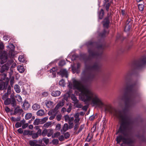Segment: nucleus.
I'll return each instance as SVG.
<instances>
[{"instance_id":"nucleus-5","label":"nucleus","mask_w":146,"mask_h":146,"mask_svg":"<svg viewBox=\"0 0 146 146\" xmlns=\"http://www.w3.org/2000/svg\"><path fill=\"white\" fill-rule=\"evenodd\" d=\"M88 48L89 57H100L102 53L104 48L100 43L89 41L86 43Z\"/></svg>"},{"instance_id":"nucleus-16","label":"nucleus","mask_w":146,"mask_h":146,"mask_svg":"<svg viewBox=\"0 0 146 146\" xmlns=\"http://www.w3.org/2000/svg\"><path fill=\"white\" fill-rule=\"evenodd\" d=\"M69 128L68 124L67 123H65L63 127L62 128L61 131V133H64L67 131Z\"/></svg>"},{"instance_id":"nucleus-56","label":"nucleus","mask_w":146,"mask_h":146,"mask_svg":"<svg viewBox=\"0 0 146 146\" xmlns=\"http://www.w3.org/2000/svg\"><path fill=\"white\" fill-rule=\"evenodd\" d=\"M52 142L53 144H57L58 143V139H54L52 140Z\"/></svg>"},{"instance_id":"nucleus-23","label":"nucleus","mask_w":146,"mask_h":146,"mask_svg":"<svg viewBox=\"0 0 146 146\" xmlns=\"http://www.w3.org/2000/svg\"><path fill=\"white\" fill-rule=\"evenodd\" d=\"M0 60H1V61L0 63L1 64H4L7 61V58L6 56H2L1 57H0Z\"/></svg>"},{"instance_id":"nucleus-39","label":"nucleus","mask_w":146,"mask_h":146,"mask_svg":"<svg viewBox=\"0 0 146 146\" xmlns=\"http://www.w3.org/2000/svg\"><path fill=\"white\" fill-rule=\"evenodd\" d=\"M55 86L54 85H52L50 88L49 90L51 93L53 91L55 90Z\"/></svg>"},{"instance_id":"nucleus-52","label":"nucleus","mask_w":146,"mask_h":146,"mask_svg":"<svg viewBox=\"0 0 146 146\" xmlns=\"http://www.w3.org/2000/svg\"><path fill=\"white\" fill-rule=\"evenodd\" d=\"M65 64V61L64 60L61 61L59 63V65L60 66H63Z\"/></svg>"},{"instance_id":"nucleus-55","label":"nucleus","mask_w":146,"mask_h":146,"mask_svg":"<svg viewBox=\"0 0 146 146\" xmlns=\"http://www.w3.org/2000/svg\"><path fill=\"white\" fill-rule=\"evenodd\" d=\"M58 139L60 141H63L64 140V137L63 135H61L59 137Z\"/></svg>"},{"instance_id":"nucleus-45","label":"nucleus","mask_w":146,"mask_h":146,"mask_svg":"<svg viewBox=\"0 0 146 146\" xmlns=\"http://www.w3.org/2000/svg\"><path fill=\"white\" fill-rule=\"evenodd\" d=\"M42 140L43 141H44L46 145H47L48 144L49 142V139L48 138H43Z\"/></svg>"},{"instance_id":"nucleus-60","label":"nucleus","mask_w":146,"mask_h":146,"mask_svg":"<svg viewBox=\"0 0 146 146\" xmlns=\"http://www.w3.org/2000/svg\"><path fill=\"white\" fill-rule=\"evenodd\" d=\"M61 128V125L59 124H57L56 126V129L58 130H60Z\"/></svg>"},{"instance_id":"nucleus-3","label":"nucleus","mask_w":146,"mask_h":146,"mask_svg":"<svg viewBox=\"0 0 146 146\" xmlns=\"http://www.w3.org/2000/svg\"><path fill=\"white\" fill-rule=\"evenodd\" d=\"M130 76V73H127L125 75L123 79L124 83L123 86L126 91L124 97L126 107H130L133 104L137 86L136 83L131 84Z\"/></svg>"},{"instance_id":"nucleus-32","label":"nucleus","mask_w":146,"mask_h":146,"mask_svg":"<svg viewBox=\"0 0 146 146\" xmlns=\"http://www.w3.org/2000/svg\"><path fill=\"white\" fill-rule=\"evenodd\" d=\"M32 114L31 113H28L26 114L25 115V119H29L32 117Z\"/></svg>"},{"instance_id":"nucleus-12","label":"nucleus","mask_w":146,"mask_h":146,"mask_svg":"<svg viewBox=\"0 0 146 146\" xmlns=\"http://www.w3.org/2000/svg\"><path fill=\"white\" fill-rule=\"evenodd\" d=\"M103 23L104 27V28H108V27L110 23V21L108 17H106V18L104 19Z\"/></svg>"},{"instance_id":"nucleus-47","label":"nucleus","mask_w":146,"mask_h":146,"mask_svg":"<svg viewBox=\"0 0 146 146\" xmlns=\"http://www.w3.org/2000/svg\"><path fill=\"white\" fill-rule=\"evenodd\" d=\"M16 98H17V100L18 101L21 102L22 101V98L20 95H17L16 96Z\"/></svg>"},{"instance_id":"nucleus-25","label":"nucleus","mask_w":146,"mask_h":146,"mask_svg":"<svg viewBox=\"0 0 146 146\" xmlns=\"http://www.w3.org/2000/svg\"><path fill=\"white\" fill-rule=\"evenodd\" d=\"M32 108L34 110L36 111L40 108V106L39 105L36 103L33 105Z\"/></svg>"},{"instance_id":"nucleus-61","label":"nucleus","mask_w":146,"mask_h":146,"mask_svg":"<svg viewBox=\"0 0 146 146\" xmlns=\"http://www.w3.org/2000/svg\"><path fill=\"white\" fill-rule=\"evenodd\" d=\"M79 124H78V123L75 124L74 128V130L76 131L77 130L79 126Z\"/></svg>"},{"instance_id":"nucleus-57","label":"nucleus","mask_w":146,"mask_h":146,"mask_svg":"<svg viewBox=\"0 0 146 146\" xmlns=\"http://www.w3.org/2000/svg\"><path fill=\"white\" fill-rule=\"evenodd\" d=\"M62 116L61 115L59 114L57 115L56 117V118L57 120L58 121H60V120Z\"/></svg>"},{"instance_id":"nucleus-7","label":"nucleus","mask_w":146,"mask_h":146,"mask_svg":"<svg viewBox=\"0 0 146 146\" xmlns=\"http://www.w3.org/2000/svg\"><path fill=\"white\" fill-rule=\"evenodd\" d=\"M7 81L5 82L2 81L1 79H0V90H3L4 89H6L8 85L9 79L8 78H7Z\"/></svg>"},{"instance_id":"nucleus-28","label":"nucleus","mask_w":146,"mask_h":146,"mask_svg":"<svg viewBox=\"0 0 146 146\" xmlns=\"http://www.w3.org/2000/svg\"><path fill=\"white\" fill-rule=\"evenodd\" d=\"M46 106L48 108H50L52 107L53 105V103L52 102L50 101H47L45 103Z\"/></svg>"},{"instance_id":"nucleus-53","label":"nucleus","mask_w":146,"mask_h":146,"mask_svg":"<svg viewBox=\"0 0 146 146\" xmlns=\"http://www.w3.org/2000/svg\"><path fill=\"white\" fill-rule=\"evenodd\" d=\"M74 104H75L76 106V107L78 108H82V104H79L78 102L77 104L75 103Z\"/></svg>"},{"instance_id":"nucleus-2","label":"nucleus","mask_w":146,"mask_h":146,"mask_svg":"<svg viewBox=\"0 0 146 146\" xmlns=\"http://www.w3.org/2000/svg\"><path fill=\"white\" fill-rule=\"evenodd\" d=\"M105 110L117 116L121 122L119 131L124 136L120 135L117 137L116 140L117 143H119L121 141H123L124 137L126 136V130L129 124V118L125 113L121 111L118 113L117 110L111 105H107L105 108Z\"/></svg>"},{"instance_id":"nucleus-46","label":"nucleus","mask_w":146,"mask_h":146,"mask_svg":"<svg viewBox=\"0 0 146 146\" xmlns=\"http://www.w3.org/2000/svg\"><path fill=\"white\" fill-rule=\"evenodd\" d=\"M2 74H1V75L3 77V80H5V79H6V82L7 81V78H8V77H7V74L6 73H3Z\"/></svg>"},{"instance_id":"nucleus-58","label":"nucleus","mask_w":146,"mask_h":146,"mask_svg":"<svg viewBox=\"0 0 146 146\" xmlns=\"http://www.w3.org/2000/svg\"><path fill=\"white\" fill-rule=\"evenodd\" d=\"M64 117L66 121H68L70 117L69 115H65L64 116Z\"/></svg>"},{"instance_id":"nucleus-44","label":"nucleus","mask_w":146,"mask_h":146,"mask_svg":"<svg viewBox=\"0 0 146 146\" xmlns=\"http://www.w3.org/2000/svg\"><path fill=\"white\" fill-rule=\"evenodd\" d=\"M59 84L62 86H64L65 84L64 80L63 79L60 80L59 82Z\"/></svg>"},{"instance_id":"nucleus-31","label":"nucleus","mask_w":146,"mask_h":146,"mask_svg":"<svg viewBox=\"0 0 146 146\" xmlns=\"http://www.w3.org/2000/svg\"><path fill=\"white\" fill-rule=\"evenodd\" d=\"M131 27V25H125L124 30L125 31H129Z\"/></svg>"},{"instance_id":"nucleus-24","label":"nucleus","mask_w":146,"mask_h":146,"mask_svg":"<svg viewBox=\"0 0 146 146\" xmlns=\"http://www.w3.org/2000/svg\"><path fill=\"white\" fill-rule=\"evenodd\" d=\"M108 33L109 31H106L104 29L102 33H100L99 36L103 38L105 37L106 35L108 34Z\"/></svg>"},{"instance_id":"nucleus-41","label":"nucleus","mask_w":146,"mask_h":146,"mask_svg":"<svg viewBox=\"0 0 146 146\" xmlns=\"http://www.w3.org/2000/svg\"><path fill=\"white\" fill-rule=\"evenodd\" d=\"M48 119V117H45L42 119L41 121V123L43 124L45 123Z\"/></svg>"},{"instance_id":"nucleus-33","label":"nucleus","mask_w":146,"mask_h":146,"mask_svg":"<svg viewBox=\"0 0 146 146\" xmlns=\"http://www.w3.org/2000/svg\"><path fill=\"white\" fill-rule=\"evenodd\" d=\"M84 125H81L78 131L76 133V134H78L80 132L82 131V130L84 129Z\"/></svg>"},{"instance_id":"nucleus-22","label":"nucleus","mask_w":146,"mask_h":146,"mask_svg":"<svg viewBox=\"0 0 146 146\" xmlns=\"http://www.w3.org/2000/svg\"><path fill=\"white\" fill-rule=\"evenodd\" d=\"M44 111L43 110H40L36 113V114L38 116H42L44 115Z\"/></svg>"},{"instance_id":"nucleus-59","label":"nucleus","mask_w":146,"mask_h":146,"mask_svg":"<svg viewBox=\"0 0 146 146\" xmlns=\"http://www.w3.org/2000/svg\"><path fill=\"white\" fill-rule=\"evenodd\" d=\"M80 118H75L74 120V122L75 123H79L80 121Z\"/></svg>"},{"instance_id":"nucleus-15","label":"nucleus","mask_w":146,"mask_h":146,"mask_svg":"<svg viewBox=\"0 0 146 146\" xmlns=\"http://www.w3.org/2000/svg\"><path fill=\"white\" fill-rule=\"evenodd\" d=\"M57 70V68L55 67H53L52 69H51L49 71L50 73L52 75V76L53 78L55 77L56 76V71Z\"/></svg>"},{"instance_id":"nucleus-29","label":"nucleus","mask_w":146,"mask_h":146,"mask_svg":"<svg viewBox=\"0 0 146 146\" xmlns=\"http://www.w3.org/2000/svg\"><path fill=\"white\" fill-rule=\"evenodd\" d=\"M14 89L15 91L17 93H19L21 92V89L19 86L18 85H15L14 86Z\"/></svg>"},{"instance_id":"nucleus-21","label":"nucleus","mask_w":146,"mask_h":146,"mask_svg":"<svg viewBox=\"0 0 146 146\" xmlns=\"http://www.w3.org/2000/svg\"><path fill=\"white\" fill-rule=\"evenodd\" d=\"M99 19H102L104 15V11L103 9H101L100 11L98 13Z\"/></svg>"},{"instance_id":"nucleus-19","label":"nucleus","mask_w":146,"mask_h":146,"mask_svg":"<svg viewBox=\"0 0 146 146\" xmlns=\"http://www.w3.org/2000/svg\"><path fill=\"white\" fill-rule=\"evenodd\" d=\"M124 137L123 142V143L129 144L131 143V141L128 138H126Z\"/></svg>"},{"instance_id":"nucleus-9","label":"nucleus","mask_w":146,"mask_h":146,"mask_svg":"<svg viewBox=\"0 0 146 146\" xmlns=\"http://www.w3.org/2000/svg\"><path fill=\"white\" fill-rule=\"evenodd\" d=\"M58 74L60 75L62 77H65L67 78L68 77V72L65 69H61Z\"/></svg>"},{"instance_id":"nucleus-13","label":"nucleus","mask_w":146,"mask_h":146,"mask_svg":"<svg viewBox=\"0 0 146 146\" xmlns=\"http://www.w3.org/2000/svg\"><path fill=\"white\" fill-rule=\"evenodd\" d=\"M110 0H104L105 2L104 4V7L106 9L107 11H109V7L110 5V3H108L109 1Z\"/></svg>"},{"instance_id":"nucleus-17","label":"nucleus","mask_w":146,"mask_h":146,"mask_svg":"<svg viewBox=\"0 0 146 146\" xmlns=\"http://www.w3.org/2000/svg\"><path fill=\"white\" fill-rule=\"evenodd\" d=\"M60 92L59 91L54 90L51 93V95L54 97H56L59 96L60 94Z\"/></svg>"},{"instance_id":"nucleus-42","label":"nucleus","mask_w":146,"mask_h":146,"mask_svg":"<svg viewBox=\"0 0 146 146\" xmlns=\"http://www.w3.org/2000/svg\"><path fill=\"white\" fill-rule=\"evenodd\" d=\"M40 123V120L39 119H36L33 122V124L35 125H38Z\"/></svg>"},{"instance_id":"nucleus-4","label":"nucleus","mask_w":146,"mask_h":146,"mask_svg":"<svg viewBox=\"0 0 146 146\" xmlns=\"http://www.w3.org/2000/svg\"><path fill=\"white\" fill-rule=\"evenodd\" d=\"M91 62L88 64L85 63L84 70L81 74L82 79L85 81L93 80L94 79L96 73L99 70L100 66L98 63H95L92 66Z\"/></svg>"},{"instance_id":"nucleus-27","label":"nucleus","mask_w":146,"mask_h":146,"mask_svg":"<svg viewBox=\"0 0 146 146\" xmlns=\"http://www.w3.org/2000/svg\"><path fill=\"white\" fill-rule=\"evenodd\" d=\"M23 134L24 135H32V131L30 130H25L23 132Z\"/></svg>"},{"instance_id":"nucleus-20","label":"nucleus","mask_w":146,"mask_h":146,"mask_svg":"<svg viewBox=\"0 0 146 146\" xmlns=\"http://www.w3.org/2000/svg\"><path fill=\"white\" fill-rule=\"evenodd\" d=\"M17 70L21 73H23L25 71L23 66L22 65H19L17 67Z\"/></svg>"},{"instance_id":"nucleus-49","label":"nucleus","mask_w":146,"mask_h":146,"mask_svg":"<svg viewBox=\"0 0 146 146\" xmlns=\"http://www.w3.org/2000/svg\"><path fill=\"white\" fill-rule=\"evenodd\" d=\"M22 125L20 122H17L15 125V127L16 128H18L21 126Z\"/></svg>"},{"instance_id":"nucleus-11","label":"nucleus","mask_w":146,"mask_h":146,"mask_svg":"<svg viewBox=\"0 0 146 146\" xmlns=\"http://www.w3.org/2000/svg\"><path fill=\"white\" fill-rule=\"evenodd\" d=\"M38 141L36 140H31L29 141V144L31 146H43L42 145L37 144Z\"/></svg>"},{"instance_id":"nucleus-26","label":"nucleus","mask_w":146,"mask_h":146,"mask_svg":"<svg viewBox=\"0 0 146 146\" xmlns=\"http://www.w3.org/2000/svg\"><path fill=\"white\" fill-rule=\"evenodd\" d=\"M52 124V122L51 121H48L45 124H44L43 126V127L44 128H48L50 127L51 126V125Z\"/></svg>"},{"instance_id":"nucleus-36","label":"nucleus","mask_w":146,"mask_h":146,"mask_svg":"<svg viewBox=\"0 0 146 146\" xmlns=\"http://www.w3.org/2000/svg\"><path fill=\"white\" fill-rule=\"evenodd\" d=\"M32 137L33 139H35L38 137V135L36 133H32Z\"/></svg>"},{"instance_id":"nucleus-37","label":"nucleus","mask_w":146,"mask_h":146,"mask_svg":"<svg viewBox=\"0 0 146 146\" xmlns=\"http://www.w3.org/2000/svg\"><path fill=\"white\" fill-rule=\"evenodd\" d=\"M138 8L140 11H143L144 6L142 4H139L138 5Z\"/></svg>"},{"instance_id":"nucleus-63","label":"nucleus","mask_w":146,"mask_h":146,"mask_svg":"<svg viewBox=\"0 0 146 146\" xmlns=\"http://www.w3.org/2000/svg\"><path fill=\"white\" fill-rule=\"evenodd\" d=\"M4 46L2 42L0 43V50H2L4 48Z\"/></svg>"},{"instance_id":"nucleus-50","label":"nucleus","mask_w":146,"mask_h":146,"mask_svg":"<svg viewBox=\"0 0 146 146\" xmlns=\"http://www.w3.org/2000/svg\"><path fill=\"white\" fill-rule=\"evenodd\" d=\"M48 129H44L42 131V135L44 136H45L47 134L48 132Z\"/></svg>"},{"instance_id":"nucleus-18","label":"nucleus","mask_w":146,"mask_h":146,"mask_svg":"<svg viewBox=\"0 0 146 146\" xmlns=\"http://www.w3.org/2000/svg\"><path fill=\"white\" fill-rule=\"evenodd\" d=\"M64 105V101L62 100V101L60 102L57 104L55 107V109H57L58 110L59 108L62 107Z\"/></svg>"},{"instance_id":"nucleus-30","label":"nucleus","mask_w":146,"mask_h":146,"mask_svg":"<svg viewBox=\"0 0 146 146\" xmlns=\"http://www.w3.org/2000/svg\"><path fill=\"white\" fill-rule=\"evenodd\" d=\"M71 98L72 100L74 102V104L75 103L77 104L78 102V100L77 99L76 97L74 95H72L71 96Z\"/></svg>"},{"instance_id":"nucleus-43","label":"nucleus","mask_w":146,"mask_h":146,"mask_svg":"<svg viewBox=\"0 0 146 146\" xmlns=\"http://www.w3.org/2000/svg\"><path fill=\"white\" fill-rule=\"evenodd\" d=\"M131 19H127L125 25H132V22L131 21Z\"/></svg>"},{"instance_id":"nucleus-62","label":"nucleus","mask_w":146,"mask_h":146,"mask_svg":"<svg viewBox=\"0 0 146 146\" xmlns=\"http://www.w3.org/2000/svg\"><path fill=\"white\" fill-rule=\"evenodd\" d=\"M17 131L19 133L22 134L23 133V130L22 128H19L18 129Z\"/></svg>"},{"instance_id":"nucleus-54","label":"nucleus","mask_w":146,"mask_h":146,"mask_svg":"<svg viewBox=\"0 0 146 146\" xmlns=\"http://www.w3.org/2000/svg\"><path fill=\"white\" fill-rule=\"evenodd\" d=\"M68 123L69 125V129L72 128L74 126V123L73 122H68Z\"/></svg>"},{"instance_id":"nucleus-34","label":"nucleus","mask_w":146,"mask_h":146,"mask_svg":"<svg viewBox=\"0 0 146 146\" xmlns=\"http://www.w3.org/2000/svg\"><path fill=\"white\" fill-rule=\"evenodd\" d=\"M14 77L13 76L11 77L10 81V84L11 87H13L14 85Z\"/></svg>"},{"instance_id":"nucleus-10","label":"nucleus","mask_w":146,"mask_h":146,"mask_svg":"<svg viewBox=\"0 0 146 146\" xmlns=\"http://www.w3.org/2000/svg\"><path fill=\"white\" fill-rule=\"evenodd\" d=\"M9 67L8 64H5L2 65L0 70V72L3 73L7 71L9 69Z\"/></svg>"},{"instance_id":"nucleus-51","label":"nucleus","mask_w":146,"mask_h":146,"mask_svg":"<svg viewBox=\"0 0 146 146\" xmlns=\"http://www.w3.org/2000/svg\"><path fill=\"white\" fill-rule=\"evenodd\" d=\"M72 106L71 104H70L69 105V106L68 108H67L66 111L68 113H70L72 110Z\"/></svg>"},{"instance_id":"nucleus-38","label":"nucleus","mask_w":146,"mask_h":146,"mask_svg":"<svg viewBox=\"0 0 146 146\" xmlns=\"http://www.w3.org/2000/svg\"><path fill=\"white\" fill-rule=\"evenodd\" d=\"M11 88L10 86H9L8 87V88L7 89V92L5 93L4 94H7L8 96H9V95L11 94Z\"/></svg>"},{"instance_id":"nucleus-6","label":"nucleus","mask_w":146,"mask_h":146,"mask_svg":"<svg viewBox=\"0 0 146 146\" xmlns=\"http://www.w3.org/2000/svg\"><path fill=\"white\" fill-rule=\"evenodd\" d=\"M9 96L6 94H4L2 97V99L4 101V104L5 105H8L11 104L12 107H15L16 106V102L13 94L11 95L10 98H8Z\"/></svg>"},{"instance_id":"nucleus-35","label":"nucleus","mask_w":146,"mask_h":146,"mask_svg":"<svg viewBox=\"0 0 146 146\" xmlns=\"http://www.w3.org/2000/svg\"><path fill=\"white\" fill-rule=\"evenodd\" d=\"M47 133V136L48 137H50L52 134L53 133V131L52 129H48V131Z\"/></svg>"},{"instance_id":"nucleus-8","label":"nucleus","mask_w":146,"mask_h":146,"mask_svg":"<svg viewBox=\"0 0 146 146\" xmlns=\"http://www.w3.org/2000/svg\"><path fill=\"white\" fill-rule=\"evenodd\" d=\"M146 64V57L143 56L140 60L139 62L138 67L139 68L143 67Z\"/></svg>"},{"instance_id":"nucleus-48","label":"nucleus","mask_w":146,"mask_h":146,"mask_svg":"<svg viewBox=\"0 0 146 146\" xmlns=\"http://www.w3.org/2000/svg\"><path fill=\"white\" fill-rule=\"evenodd\" d=\"M64 137L65 139H67L69 138L70 135L69 133L68 132H67L64 134Z\"/></svg>"},{"instance_id":"nucleus-64","label":"nucleus","mask_w":146,"mask_h":146,"mask_svg":"<svg viewBox=\"0 0 146 146\" xmlns=\"http://www.w3.org/2000/svg\"><path fill=\"white\" fill-rule=\"evenodd\" d=\"M28 126V123H25L22 125V127L23 129H25Z\"/></svg>"},{"instance_id":"nucleus-40","label":"nucleus","mask_w":146,"mask_h":146,"mask_svg":"<svg viewBox=\"0 0 146 146\" xmlns=\"http://www.w3.org/2000/svg\"><path fill=\"white\" fill-rule=\"evenodd\" d=\"M18 59L19 61L21 62H24V58L22 56L20 55L19 56Z\"/></svg>"},{"instance_id":"nucleus-1","label":"nucleus","mask_w":146,"mask_h":146,"mask_svg":"<svg viewBox=\"0 0 146 146\" xmlns=\"http://www.w3.org/2000/svg\"><path fill=\"white\" fill-rule=\"evenodd\" d=\"M74 87L81 92L80 95V99L85 104L90 102L93 106H96L102 107L104 104L98 96L91 90L85 87L79 81L74 80L73 82Z\"/></svg>"},{"instance_id":"nucleus-14","label":"nucleus","mask_w":146,"mask_h":146,"mask_svg":"<svg viewBox=\"0 0 146 146\" xmlns=\"http://www.w3.org/2000/svg\"><path fill=\"white\" fill-rule=\"evenodd\" d=\"M58 111V110L55 109V108L54 109L50 110L48 112V114L49 115H56Z\"/></svg>"}]
</instances>
